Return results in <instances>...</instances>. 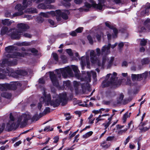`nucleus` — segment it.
Returning <instances> with one entry per match:
<instances>
[{
	"mask_svg": "<svg viewBox=\"0 0 150 150\" xmlns=\"http://www.w3.org/2000/svg\"><path fill=\"white\" fill-rule=\"evenodd\" d=\"M54 14L55 12L54 11H52L46 13L41 12L40 14L41 16L44 17L48 18L49 17V16L50 14L53 15Z\"/></svg>",
	"mask_w": 150,
	"mask_h": 150,
	"instance_id": "4be33fe9",
	"label": "nucleus"
},
{
	"mask_svg": "<svg viewBox=\"0 0 150 150\" xmlns=\"http://www.w3.org/2000/svg\"><path fill=\"white\" fill-rule=\"evenodd\" d=\"M105 24L106 26L109 28L113 30V31L115 34L113 37V38H115L117 37V35L118 33V31L117 29L114 28L112 26L110 25V23L109 22H105Z\"/></svg>",
	"mask_w": 150,
	"mask_h": 150,
	"instance_id": "a211bd4d",
	"label": "nucleus"
},
{
	"mask_svg": "<svg viewBox=\"0 0 150 150\" xmlns=\"http://www.w3.org/2000/svg\"><path fill=\"white\" fill-rule=\"evenodd\" d=\"M66 51L69 55L71 56L73 55V54L71 49H66Z\"/></svg>",
	"mask_w": 150,
	"mask_h": 150,
	"instance_id": "c03bdc74",
	"label": "nucleus"
},
{
	"mask_svg": "<svg viewBox=\"0 0 150 150\" xmlns=\"http://www.w3.org/2000/svg\"><path fill=\"white\" fill-rule=\"evenodd\" d=\"M75 88V89L76 90L78 89V87L79 85V83L76 81H74L73 82Z\"/></svg>",
	"mask_w": 150,
	"mask_h": 150,
	"instance_id": "de8ad7c7",
	"label": "nucleus"
},
{
	"mask_svg": "<svg viewBox=\"0 0 150 150\" xmlns=\"http://www.w3.org/2000/svg\"><path fill=\"white\" fill-rule=\"evenodd\" d=\"M5 16L6 17H11V13L8 11L6 12Z\"/></svg>",
	"mask_w": 150,
	"mask_h": 150,
	"instance_id": "680f3d73",
	"label": "nucleus"
},
{
	"mask_svg": "<svg viewBox=\"0 0 150 150\" xmlns=\"http://www.w3.org/2000/svg\"><path fill=\"white\" fill-rule=\"evenodd\" d=\"M5 125L4 124H3L1 125H0V133L3 131L5 127Z\"/></svg>",
	"mask_w": 150,
	"mask_h": 150,
	"instance_id": "bf43d9fd",
	"label": "nucleus"
},
{
	"mask_svg": "<svg viewBox=\"0 0 150 150\" xmlns=\"http://www.w3.org/2000/svg\"><path fill=\"white\" fill-rule=\"evenodd\" d=\"M114 115V114L112 115L110 118L108 119V122H105V123L103 124V125L104 126L105 129H106L111 124V121L112 117Z\"/></svg>",
	"mask_w": 150,
	"mask_h": 150,
	"instance_id": "a878e982",
	"label": "nucleus"
},
{
	"mask_svg": "<svg viewBox=\"0 0 150 150\" xmlns=\"http://www.w3.org/2000/svg\"><path fill=\"white\" fill-rule=\"evenodd\" d=\"M115 95V94L114 92L110 91H106L105 95V97L108 99H111Z\"/></svg>",
	"mask_w": 150,
	"mask_h": 150,
	"instance_id": "6ab92c4d",
	"label": "nucleus"
},
{
	"mask_svg": "<svg viewBox=\"0 0 150 150\" xmlns=\"http://www.w3.org/2000/svg\"><path fill=\"white\" fill-rule=\"evenodd\" d=\"M111 44H109L107 45H105L103 46L101 49V53L103 55H107L110 53V49Z\"/></svg>",
	"mask_w": 150,
	"mask_h": 150,
	"instance_id": "f3484780",
	"label": "nucleus"
},
{
	"mask_svg": "<svg viewBox=\"0 0 150 150\" xmlns=\"http://www.w3.org/2000/svg\"><path fill=\"white\" fill-rule=\"evenodd\" d=\"M124 97V96L123 94H120L117 99V104H120L121 103L122 100L123 99Z\"/></svg>",
	"mask_w": 150,
	"mask_h": 150,
	"instance_id": "473e14b6",
	"label": "nucleus"
},
{
	"mask_svg": "<svg viewBox=\"0 0 150 150\" xmlns=\"http://www.w3.org/2000/svg\"><path fill=\"white\" fill-rule=\"evenodd\" d=\"M147 122V121L142 123H141V132H145L148 130V128H147L146 127H142V126H144L146 124Z\"/></svg>",
	"mask_w": 150,
	"mask_h": 150,
	"instance_id": "f704fd0d",
	"label": "nucleus"
},
{
	"mask_svg": "<svg viewBox=\"0 0 150 150\" xmlns=\"http://www.w3.org/2000/svg\"><path fill=\"white\" fill-rule=\"evenodd\" d=\"M109 115V114H108L103 115H99L98 117L96 118V120L97 121L96 123H98L99 121L104 120V119L101 118L102 117L106 116Z\"/></svg>",
	"mask_w": 150,
	"mask_h": 150,
	"instance_id": "c756f323",
	"label": "nucleus"
},
{
	"mask_svg": "<svg viewBox=\"0 0 150 150\" xmlns=\"http://www.w3.org/2000/svg\"><path fill=\"white\" fill-rule=\"evenodd\" d=\"M89 53V50H88L86 53V58L84 56L82 57L80 59V64L81 67L82 69H83L84 67L86 64L87 67L88 68H90V62L89 60V57L88 55Z\"/></svg>",
	"mask_w": 150,
	"mask_h": 150,
	"instance_id": "9b49d317",
	"label": "nucleus"
},
{
	"mask_svg": "<svg viewBox=\"0 0 150 150\" xmlns=\"http://www.w3.org/2000/svg\"><path fill=\"white\" fill-rule=\"evenodd\" d=\"M148 72H145L141 74V82H142L143 84L145 83L146 81V79L147 76Z\"/></svg>",
	"mask_w": 150,
	"mask_h": 150,
	"instance_id": "393cba45",
	"label": "nucleus"
},
{
	"mask_svg": "<svg viewBox=\"0 0 150 150\" xmlns=\"http://www.w3.org/2000/svg\"><path fill=\"white\" fill-rule=\"evenodd\" d=\"M68 12L67 11H66L65 13H61L60 10H57L56 11V12L57 14L56 16V19L58 21H61V17L63 19L65 20H67L68 18V16L67 14L65 12Z\"/></svg>",
	"mask_w": 150,
	"mask_h": 150,
	"instance_id": "4468645a",
	"label": "nucleus"
},
{
	"mask_svg": "<svg viewBox=\"0 0 150 150\" xmlns=\"http://www.w3.org/2000/svg\"><path fill=\"white\" fill-rule=\"evenodd\" d=\"M126 84L128 85L131 86V81L129 79H127L126 81Z\"/></svg>",
	"mask_w": 150,
	"mask_h": 150,
	"instance_id": "338daca9",
	"label": "nucleus"
},
{
	"mask_svg": "<svg viewBox=\"0 0 150 150\" xmlns=\"http://www.w3.org/2000/svg\"><path fill=\"white\" fill-rule=\"evenodd\" d=\"M56 71L57 74L58 75V76L59 77L61 76V74H62V76L64 78H67L68 75L70 76H72L73 75V72L71 68L69 67L56 69Z\"/></svg>",
	"mask_w": 150,
	"mask_h": 150,
	"instance_id": "9d476101",
	"label": "nucleus"
},
{
	"mask_svg": "<svg viewBox=\"0 0 150 150\" xmlns=\"http://www.w3.org/2000/svg\"><path fill=\"white\" fill-rule=\"evenodd\" d=\"M38 115H35L32 118V120H35L37 121L39 119L37 117Z\"/></svg>",
	"mask_w": 150,
	"mask_h": 150,
	"instance_id": "69168bd1",
	"label": "nucleus"
},
{
	"mask_svg": "<svg viewBox=\"0 0 150 150\" xmlns=\"http://www.w3.org/2000/svg\"><path fill=\"white\" fill-rule=\"evenodd\" d=\"M14 49V47L13 46H9L5 48V51L8 53L11 52Z\"/></svg>",
	"mask_w": 150,
	"mask_h": 150,
	"instance_id": "7c9ffc66",
	"label": "nucleus"
},
{
	"mask_svg": "<svg viewBox=\"0 0 150 150\" xmlns=\"http://www.w3.org/2000/svg\"><path fill=\"white\" fill-rule=\"evenodd\" d=\"M83 29V28L82 27H79L76 29L75 31L77 33H81Z\"/></svg>",
	"mask_w": 150,
	"mask_h": 150,
	"instance_id": "09e8293b",
	"label": "nucleus"
},
{
	"mask_svg": "<svg viewBox=\"0 0 150 150\" xmlns=\"http://www.w3.org/2000/svg\"><path fill=\"white\" fill-rule=\"evenodd\" d=\"M23 36L25 38H31L32 37V35L30 34L27 33H24L23 35Z\"/></svg>",
	"mask_w": 150,
	"mask_h": 150,
	"instance_id": "603ef678",
	"label": "nucleus"
},
{
	"mask_svg": "<svg viewBox=\"0 0 150 150\" xmlns=\"http://www.w3.org/2000/svg\"><path fill=\"white\" fill-rule=\"evenodd\" d=\"M28 51H31L32 53L34 54H37V53L38 52V50L34 48L29 49Z\"/></svg>",
	"mask_w": 150,
	"mask_h": 150,
	"instance_id": "ea45409f",
	"label": "nucleus"
},
{
	"mask_svg": "<svg viewBox=\"0 0 150 150\" xmlns=\"http://www.w3.org/2000/svg\"><path fill=\"white\" fill-rule=\"evenodd\" d=\"M11 73H9L8 74L9 76H11L15 78L18 77V75L25 76L27 74V72L25 70H19L14 72L13 70L11 69Z\"/></svg>",
	"mask_w": 150,
	"mask_h": 150,
	"instance_id": "f8f14e48",
	"label": "nucleus"
},
{
	"mask_svg": "<svg viewBox=\"0 0 150 150\" xmlns=\"http://www.w3.org/2000/svg\"><path fill=\"white\" fill-rule=\"evenodd\" d=\"M9 65L10 66L13 65H16L17 64V61L16 60H15L13 61H9Z\"/></svg>",
	"mask_w": 150,
	"mask_h": 150,
	"instance_id": "a19ab883",
	"label": "nucleus"
},
{
	"mask_svg": "<svg viewBox=\"0 0 150 150\" xmlns=\"http://www.w3.org/2000/svg\"><path fill=\"white\" fill-rule=\"evenodd\" d=\"M69 34L72 36H75L76 35V32L75 30L71 31L69 33Z\"/></svg>",
	"mask_w": 150,
	"mask_h": 150,
	"instance_id": "5fc2aeb1",
	"label": "nucleus"
},
{
	"mask_svg": "<svg viewBox=\"0 0 150 150\" xmlns=\"http://www.w3.org/2000/svg\"><path fill=\"white\" fill-rule=\"evenodd\" d=\"M11 69H10L9 68H8L7 69V71L5 72V73L4 74H2L1 73H0V79H4L5 78L6 76V75H8V74L10 73V74L11 73Z\"/></svg>",
	"mask_w": 150,
	"mask_h": 150,
	"instance_id": "5701e85b",
	"label": "nucleus"
},
{
	"mask_svg": "<svg viewBox=\"0 0 150 150\" xmlns=\"http://www.w3.org/2000/svg\"><path fill=\"white\" fill-rule=\"evenodd\" d=\"M54 0H46L45 3L46 4H50L54 2Z\"/></svg>",
	"mask_w": 150,
	"mask_h": 150,
	"instance_id": "6e6d98bb",
	"label": "nucleus"
},
{
	"mask_svg": "<svg viewBox=\"0 0 150 150\" xmlns=\"http://www.w3.org/2000/svg\"><path fill=\"white\" fill-rule=\"evenodd\" d=\"M150 4L147 3L145 5L143 6L141 8V17L149 15Z\"/></svg>",
	"mask_w": 150,
	"mask_h": 150,
	"instance_id": "ddd939ff",
	"label": "nucleus"
},
{
	"mask_svg": "<svg viewBox=\"0 0 150 150\" xmlns=\"http://www.w3.org/2000/svg\"><path fill=\"white\" fill-rule=\"evenodd\" d=\"M124 44L122 42H120L118 44L119 48L121 49L124 46Z\"/></svg>",
	"mask_w": 150,
	"mask_h": 150,
	"instance_id": "774afa93",
	"label": "nucleus"
},
{
	"mask_svg": "<svg viewBox=\"0 0 150 150\" xmlns=\"http://www.w3.org/2000/svg\"><path fill=\"white\" fill-rule=\"evenodd\" d=\"M92 112L96 114L98 113H102V112L100 110H94L92 111Z\"/></svg>",
	"mask_w": 150,
	"mask_h": 150,
	"instance_id": "0e129e2a",
	"label": "nucleus"
},
{
	"mask_svg": "<svg viewBox=\"0 0 150 150\" xmlns=\"http://www.w3.org/2000/svg\"><path fill=\"white\" fill-rule=\"evenodd\" d=\"M87 38L90 44H92L93 43V40L91 36L89 35L87 36Z\"/></svg>",
	"mask_w": 150,
	"mask_h": 150,
	"instance_id": "79ce46f5",
	"label": "nucleus"
},
{
	"mask_svg": "<svg viewBox=\"0 0 150 150\" xmlns=\"http://www.w3.org/2000/svg\"><path fill=\"white\" fill-rule=\"evenodd\" d=\"M90 56L91 61L92 63L96 64L98 66L103 68H105L108 69L110 68L114 60V57H112L108 58L106 56H105L103 57L102 61L100 62L97 58L96 55L95 54V52L93 50L91 51Z\"/></svg>",
	"mask_w": 150,
	"mask_h": 150,
	"instance_id": "20e7f679",
	"label": "nucleus"
},
{
	"mask_svg": "<svg viewBox=\"0 0 150 150\" xmlns=\"http://www.w3.org/2000/svg\"><path fill=\"white\" fill-rule=\"evenodd\" d=\"M50 112V108L48 107H47L44 110L43 113L45 115L48 112Z\"/></svg>",
	"mask_w": 150,
	"mask_h": 150,
	"instance_id": "3c124183",
	"label": "nucleus"
},
{
	"mask_svg": "<svg viewBox=\"0 0 150 150\" xmlns=\"http://www.w3.org/2000/svg\"><path fill=\"white\" fill-rule=\"evenodd\" d=\"M31 117L29 113H25L19 116L17 118V123L15 122L14 118L11 113L10 114V120L7 124L6 127L9 131L16 129L19 126L20 127H24L27 124L28 121Z\"/></svg>",
	"mask_w": 150,
	"mask_h": 150,
	"instance_id": "f03ea898",
	"label": "nucleus"
},
{
	"mask_svg": "<svg viewBox=\"0 0 150 150\" xmlns=\"http://www.w3.org/2000/svg\"><path fill=\"white\" fill-rule=\"evenodd\" d=\"M70 82L69 81H64L63 82V86L64 88H65V87H69L70 86Z\"/></svg>",
	"mask_w": 150,
	"mask_h": 150,
	"instance_id": "58836bf2",
	"label": "nucleus"
},
{
	"mask_svg": "<svg viewBox=\"0 0 150 150\" xmlns=\"http://www.w3.org/2000/svg\"><path fill=\"white\" fill-rule=\"evenodd\" d=\"M13 22V21L9 20L8 19H6L2 20V23L4 25L9 26Z\"/></svg>",
	"mask_w": 150,
	"mask_h": 150,
	"instance_id": "c85d7f7f",
	"label": "nucleus"
},
{
	"mask_svg": "<svg viewBox=\"0 0 150 150\" xmlns=\"http://www.w3.org/2000/svg\"><path fill=\"white\" fill-rule=\"evenodd\" d=\"M132 136H128L125 140V141L124 142L125 145H126L127 143H128L130 140V138H132Z\"/></svg>",
	"mask_w": 150,
	"mask_h": 150,
	"instance_id": "864d4df0",
	"label": "nucleus"
},
{
	"mask_svg": "<svg viewBox=\"0 0 150 150\" xmlns=\"http://www.w3.org/2000/svg\"><path fill=\"white\" fill-rule=\"evenodd\" d=\"M44 97H41L40 99V102L38 105V107L40 109L42 106V104L45 103L46 105H49L56 107L58 106L60 103H62V105H64L67 103V94L65 93L60 94L59 96L56 94L55 92L53 93V99L51 100V96L50 94L45 96V92L44 93Z\"/></svg>",
	"mask_w": 150,
	"mask_h": 150,
	"instance_id": "f257e3e1",
	"label": "nucleus"
},
{
	"mask_svg": "<svg viewBox=\"0 0 150 150\" xmlns=\"http://www.w3.org/2000/svg\"><path fill=\"white\" fill-rule=\"evenodd\" d=\"M52 57L56 61H57L58 59V57L57 54L56 53H53L52 54Z\"/></svg>",
	"mask_w": 150,
	"mask_h": 150,
	"instance_id": "49530a36",
	"label": "nucleus"
},
{
	"mask_svg": "<svg viewBox=\"0 0 150 150\" xmlns=\"http://www.w3.org/2000/svg\"><path fill=\"white\" fill-rule=\"evenodd\" d=\"M117 74L115 72L112 74H107L106 77V79L102 83V87H105L110 85H115L116 81L117 80Z\"/></svg>",
	"mask_w": 150,
	"mask_h": 150,
	"instance_id": "423d86ee",
	"label": "nucleus"
},
{
	"mask_svg": "<svg viewBox=\"0 0 150 150\" xmlns=\"http://www.w3.org/2000/svg\"><path fill=\"white\" fill-rule=\"evenodd\" d=\"M65 116L66 117V120H69L71 118V116H70V114L67 113L65 115Z\"/></svg>",
	"mask_w": 150,
	"mask_h": 150,
	"instance_id": "052dcab7",
	"label": "nucleus"
},
{
	"mask_svg": "<svg viewBox=\"0 0 150 150\" xmlns=\"http://www.w3.org/2000/svg\"><path fill=\"white\" fill-rule=\"evenodd\" d=\"M50 76L53 85L57 87L59 86V82L55 74L53 72H50Z\"/></svg>",
	"mask_w": 150,
	"mask_h": 150,
	"instance_id": "2eb2a0df",
	"label": "nucleus"
},
{
	"mask_svg": "<svg viewBox=\"0 0 150 150\" xmlns=\"http://www.w3.org/2000/svg\"><path fill=\"white\" fill-rule=\"evenodd\" d=\"M147 42V40L143 38L141 39V46H144L146 44Z\"/></svg>",
	"mask_w": 150,
	"mask_h": 150,
	"instance_id": "4c0bfd02",
	"label": "nucleus"
},
{
	"mask_svg": "<svg viewBox=\"0 0 150 150\" xmlns=\"http://www.w3.org/2000/svg\"><path fill=\"white\" fill-rule=\"evenodd\" d=\"M39 8L42 9H52L54 8V7L52 5H48L47 6H45L43 4H39L38 6Z\"/></svg>",
	"mask_w": 150,
	"mask_h": 150,
	"instance_id": "aec40b11",
	"label": "nucleus"
},
{
	"mask_svg": "<svg viewBox=\"0 0 150 150\" xmlns=\"http://www.w3.org/2000/svg\"><path fill=\"white\" fill-rule=\"evenodd\" d=\"M131 78L132 81H138L141 78V74H132Z\"/></svg>",
	"mask_w": 150,
	"mask_h": 150,
	"instance_id": "cd10ccee",
	"label": "nucleus"
},
{
	"mask_svg": "<svg viewBox=\"0 0 150 150\" xmlns=\"http://www.w3.org/2000/svg\"><path fill=\"white\" fill-rule=\"evenodd\" d=\"M27 54L26 53H21L18 52H14L12 55L11 56V58H16L17 56H19L21 57H24L26 55H27Z\"/></svg>",
	"mask_w": 150,
	"mask_h": 150,
	"instance_id": "412c9836",
	"label": "nucleus"
},
{
	"mask_svg": "<svg viewBox=\"0 0 150 150\" xmlns=\"http://www.w3.org/2000/svg\"><path fill=\"white\" fill-rule=\"evenodd\" d=\"M71 68L75 73L76 76L78 79H80L82 81H85V82L82 83V88L83 89L85 90L88 89L89 87V84L88 83L91 81V76L92 75L93 79L95 81H97L96 77L97 76L95 72L91 71V72H87L86 74V73L83 74V77H85V78H80V76L78 73L79 72L78 70V67L77 66L75 65H72Z\"/></svg>",
	"mask_w": 150,
	"mask_h": 150,
	"instance_id": "7ed1b4c3",
	"label": "nucleus"
},
{
	"mask_svg": "<svg viewBox=\"0 0 150 150\" xmlns=\"http://www.w3.org/2000/svg\"><path fill=\"white\" fill-rule=\"evenodd\" d=\"M92 131L89 132L83 135L82 137L84 139H87L90 137L93 134Z\"/></svg>",
	"mask_w": 150,
	"mask_h": 150,
	"instance_id": "72a5a7b5",
	"label": "nucleus"
},
{
	"mask_svg": "<svg viewBox=\"0 0 150 150\" xmlns=\"http://www.w3.org/2000/svg\"><path fill=\"white\" fill-rule=\"evenodd\" d=\"M17 26L18 30L17 31H13V32L12 33V32L11 33L10 36L12 39H18L20 37V35L22 32L29 28L28 26L24 23H19Z\"/></svg>",
	"mask_w": 150,
	"mask_h": 150,
	"instance_id": "0eeeda50",
	"label": "nucleus"
},
{
	"mask_svg": "<svg viewBox=\"0 0 150 150\" xmlns=\"http://www.w3.org/2000/svg\"><path fill=\"white\" fill-rule=\"evenodd\" d=\"M128 113H125L124 115L123 116V120L124 121V122H125L126 121L128 115H127Z\"/></svg>",
	"mask_w": 150,
	"mask_h": 150,
	"instance_id": "4d7b16f0",
	"label": "nucleus"
},
{
	"mask_svg": "<svg viewBox=\"0 0 150 150\" xmlns=\"http://www.w3.org/2000/svg\"><path fill=\"white\" fill-rule=\"evenodd\" d=\"M63 0L65 2V3H64L63 4V5L64 6H65L66 7H69L70 6L71 4L69 2H70L72 0Z\"/></svg>",
	"mask_w": 150,
	"mask_h": 150,
	"instance_id": "e433bc0d",
	"label": "nucleus"
},
{
	"mask_svg": "<svg viewBox=\"0 0 150 150\" xmlns=\"http://www.w3.org/2000/svg\"><path fill=\"white\" fill-rule=\"evenodd\" d=\"M9 146L8 145H6L5 146H1L0 148V150H4L8 148Z\"/></svg>",
	"mask_w": 150,
	"mask_h": 150,
	"instance_id": "8fccbe9b",
	"label": "nucleus"
},
{
	"mask_svg": "<svg viewBox=\"0 0 150 150\" xmlns=\"http://www.w3.org/2000/svg\"><path fill=\"white\" fill-rule=\"evenodd\" d=\"M1 96L2 97L9 99L11 98V94L7 92H4L1 94Z\"/></svg>",
	"mask_w": 150,
	"mask_h": 150,
	"instance_id": "2f4dec72",
	"label": "nucleus"
},
{
	"mask_svg": "<svg viewBox=\"0 0 150 150\" xmlns=\"http://www.w3.org/2000/svg\"><path fill=\"white\" fill-rule=\"evenodd\" d=\"M99 2L98 4L95 3L93 0H90V2L92 4L91 5L89 4L86 3L85 4V7L81 8L80 9V11H88L89 10V8H91L92 6L94 8H97L99 10H101L102 9L103 7L104 6V0H98Z\"/></svg>",
	"mask_w": 150,
	"mask_h": 150,
	"instance_id": "39448f33",
	"label": "nucleus"
},
{
	"mask_svg": "<svg viewBox=\"0 0 150 150\" xmlns=\"http://www.w3.org/2000/svg\"><path fill=\"white\" fill-rule=\"evenodd\" d=\"M115 138V137L112 136H109L106 139V141H111L113 140Z\"/></svg>",
	"mask_w": 150,
	"mask_h": 150,
	"instance_id": "a18cd8bd",
	"label": "nucleus"
},
{
	"mask_svg": "<svg viewBox=\"0 0 150 150\" xmlns=\"http://www.w3.org/2000/svg\"><path fill=\"white\" fill-rule=\"evenodd\" d=\"M21 84L18 82H13L10 84H0V90L5 91L7 89L15 90L18 86H21Z\"/></svg>",
	"mask_w": 150,
	"mask_h": 150,
	"instance_id": "1a4fd4ad",
	"label": "nucleus"
},
{
	"mask_svg": "<svg viewBox=\"0 0 150 150\" xmlns=\"http://www.w3.org/2000/svg\"><path fill=\"white\" fill-rule=\"evenodd\" d=\"M111 146V144L109 142L107 143L106 141H104L100 144V146L103 148L105 149H108Z\"/></svg>",
	"mask_w": 150,
	"mask_h": 150,
	"instance_id": "b1692460",
	"label": "nucleus"
},
{
	"mask_svg": "<svg viewBox=\"0 0 150 150\" xmlns=\"http://www.w3.org/2000/svg\"><path fill=\"white\" fill-rule=\"evenodd\" d=\"M27 0H23V6H22L21 4H18L15 7V9L18 11L17 13H14L13 15V17L20 16L23 14V11L28 6L32 5L31 1H28L26 3Z\"/></svg>",
	"mask_w": 150,
	"mask_h": 150,
	"instance_id": "6e6552de",
	"label": "nucleus"
},
{
	"mask_svg": "<svg viewBox=\"0 0 150 150\" xmlns=\"http://www.w3.org/2000/svg\"><path fill=\"white\" fill-rule=\"evenodd\" d=\"M12 31V29H8V28L6 27H2L1 30V35H10Z\"/></svg>",
	"mask_w": 150,
	"mask_h": 150,
	"instance_id": "dca6fc26",
	"label": "nucleus"
},
{
	"mask_svg": "<svg viewBox=\"0 0 150 150\" xmlns=\"http://www.w3.org/2000/svg\"><path fill=\"white\" fill-rule=\"evenodd\" d=\"M53 139L54 140L53 142L54 143H57L58 142L59 139V137L56 136Z\"/></svg>",
	"mask_w": 150,
	"mask_h": 150,
	"instance_id": "13d9d810",
	"label": "nucleus"
},
{
	"mask_svg": "<svg viewBox=\"0 0 150 150\" xmlns=\"http://www.w3.org/2000/svg\"><path fill=\"white\" fill-rule=\"evenodd\" d=\"M103 36V33L101 32L96 33L93 37L94 40L95 39V37L96 38L98 41H100L101 40V38ZM95 41V40H94Z\"/></svg>",
	"mask_w": 150,
	"mask_h": 150,
	"instance_id": "bb28decb",
	"label": "nucleus"
},
{
	"mask_svg": "<svg viewBox=\"0 0 150 150\" xmlns=\"http://www.w3.org/2000/svg\"><path fill=\"white\" fill-rule=\"evenodd\" d=\"M96 52L97 53V55L98 56H99L100 54V50L99 48H96Z\"/></svg>",
	"mask_w": 150,
	"mask_h": 150,
	"instance_id": "e2e57ef3",
	"label": "nucleus"
},
{
	"mask_svg": "<svg viewBox=\"0 0 150 150\" xmlns=\"http://www.w3.org/2000/svg\"><path fill=\"white\" fill-rule=\"evenodd\" d=\"M53 128H52L50 129V126H47L44 129V131H52L53 130Z\"/></svg>",
	"mask_w": 150,
	"mask_h": 150,
	"instance_id": "37998d69",
	"label": "nucleus"
},
{
	"mask_svg": "<svg viewBox=\"0 0 150 150\" xmlns=\"http://www.w3.org/2000/svg\"><path fill=\"white\" fill-rule=\"evenodd\" d=\"M149 60L148 58H144L141 60V64H142V65L147 64L149 63Z\"/></svg>",
	"mask_w": 150,
	"mask_h": 150,
	"instance_id": "c9c22d12",
	"label": "nucleus"
}]
</instances>
